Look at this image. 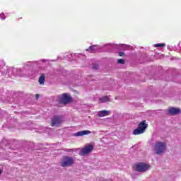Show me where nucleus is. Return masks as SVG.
Here are the masks:
<instances>
[{
  "label": "nucleus",
  "mask_w": 181,
  "mask_h": 181,
  "mask_svg": "<svg viewBox=\"0 0 181 181\" xmlns=\"http://www.w3.org/2000/svg\"><path fill=\"white\" fill-rule=\"evenodd\" d=\"M166 143L162 141L156 142L154 146V153L156 155H163V153L166 152Z\"/></svg>",
  "instance_id": "obj_1"
},
{
  "label": "nucleus",
  "mask_w": 181,
  "mask_h": 181,
  "mask_svg": "<svg viewBox=\"0 0 181 181\" xmlns=\"http://www.w3.org/2000/svg\"><path fill=\"white\" fill-rule=\"evenodd\" d=\"M74 165V158L69 156H64L62 161L60 162V165L62 168H70Z\"/></svg>",
  "instance_id": "obj_2"
},
{
  "label": "nucleus",
  "mask_w": 181,
  "mask_h": 181,
  "mask_svg": "<svg viewBox=\"0 0 181 181\" xmlns=\"http://www.w3.org/2000/svg\"><path fill=\"white\" fill-rule=\"evenodd\" d=\"M6 17H5V13H1V14H0V19H1L2 21H5V18H6Z\"/></svg>",
  "instance_id": "obj_23"
},
{
  "label": "nucleus",
  "mask_w": 181,
  "mask_h": 181,
  "mask_svg": "<svg viewBox=\"0 0 181 181\" xmlns=\"http://www.w3.org/2000/svg\"><path fill=\"white\" fill-rule=\"evenodd\" d=\"M51 62H56V59H53V60H52Z\"/></svg>",
  "instance_id": "obj_31"
},
{
  "label": "nucleus",
  "mask_w": 181,
  "mask_h": 181,
  "mask_svg": "<svg viewBox=\"0 0 181 181\" xmlns=\"http://www.w3.org/2000/svg\"><path fill=\"white\" fill-rule=\"evenodd\" d=\"M4 171L1 170V169H0V175H2V173H3Z\"/></svg>",
  "instance_id": "obj_30"
},
{
  "label": "nucleus",
  "mask_w": 181,
  "mask_h": 181,
  "mask_svg": "<svg viewBox=\"0 0 181 181\" xmlns=\"http://www.w3.org/2000/svg\"><path fill=\"white\" fill-rule=\"evenodd\" d=\"M63 151L64 152H73L74 151V150L71 148H64Z\"/></svg>",
  "instance_id": "obj_24"
},
{
  "label": "nucleus",
  "mask_w": 181,
  "mask_h": 181,
  "mask_svg": "<svg viewBox=\"0 0 181 181\" xmlns=\"http://www.w3.org/2000/svg\"><path fill=\"white\" fill-rule=\"evenodd\" d=\"M35 97H36L37 99L39 98V94H36Z\"/></svg>",
  "instance_id": "obj_29"
},
{
  "label": "nucleus",
  "mask_w": 181,
  "mask_h": 181,
  "mask_svg": "<svg viewBox=\"0 0 181 181\" xmlns=\"http://www.w3.org/2000/svg\"><path fill=\"white\" fill-rule=\"evenodd\" d=\"M3 93H4V89H0V95H1V94H3ZM0 98H1V100H2V101H5V100H4V98H1V97H0Z\"/></svg>",
  "instance_id": "obj_26"
},
{
  "label": "nucleus",
  "mask_w": 181,
  "mask_h": 181,
  "mask_svg": "<svg viewBox=\"0 0 181 181\" xmlns=\"http://www.w3.org/2000/svg\"><path fill=\"white\" fill-rule=\"evenodd\" d=\"M155 47H163L166 46V44L165 43H160V44H156L154 45Z\"/></svg>",
  "instance_id": "obj_21"
},
{
  "label": "nucleus",
  "mask_w": 181,
  "mask_h": 181,
  "mask_svg": "<svg viewBox=\"0 0 181 181\" xmlns=\"http://www.w3.org/2000/svg\"><path fill=\"white\" fill-rule=\"evenodd\" d=\"M117 63H118L119 64H124L125 61H124V59H119L117 60Z\"/></svg>",
  "instance_id": "obj_22"
},
{
  "label": "nucleus",
  "mask_w": 181,
  "mask_h": 181,
  "mask_svg": "<svg viewBox=\"0 0 181 181\" xmlns=\"http://www.w3.org/2000/svg\"><path fill=\"white\" fill-rule=\"evenodd\" d=\"M119 56H120V57H122V56H124V52H119Z\"/></svg>",
  "instance_id": "obj_27"
},
{
  "label": "nucleus",
  "mask_w": 181,
  "mask_h": 181,
  "mask_svg": "<svg viewBox=\"0 0 181 181\" xmlns=\"http://www.w3.org/2000/svg\"><path fill=\"white\" fill-rule=\"evenodd\" d=\"M62 124V117L60 116H54L52 119V127H58Z\"/></svg>",
  "instance_id": "obj_9"
},
{
  "label": "nucleus",
  "mask_w": 181,
  "mask_h": 181,
  "mask_svg": "<svg viewBox=\"0 0 181 181\" xmlns=\"http://www.w3.org/2000/svg\"><path fill=\"white\" fill-rule=\"evenodd\" d=\"M129 49H131V46L129 45H123L122 47V50H129Z\"/></svg>",
  "instance_id": "obj_20"
},
{
  "label": "nucleus",
  "mask_w": 181,
  "mask_h": 181,
  "mask_svg": "<svg viewBox=\"0 0 181 181\" xmlns=\"http://www.w3.org/2000/svg\"><path fill=\"white\" fill-rule=\"evenodd\" d=\"M146 120H143L138 125V127L133 131V135H141L144 134L148 128V124L146 123Z\"/></svg>",
  "instance_id": "obj_3"
},
{
  "label": "nucleus",
  "mask_w": 181,
  "mask_h": 181,
  "mask_svg": "<svg viewBox=\"0 0 181 181\" xmlns=\"http://www.w3.org/2000/svg\"><path fill=\"white\" fill-rule=\"evenodd\" d=\"M100 103H107V101H110V98L108 96H103L100 98Z\"/></svg>",
  "instance_id": "obj_17"
},
{
  "label": "nucleus",
  "mask_w": 181,
  "mask_h": 181,
  "mask_svg": "<svg viewBox=\"0 0 181 181\" xmlns=\"http://www.w3.org/2000/svg\"><path fill=\"white\" fill-rule=\"evenodd\" d=\"M45 74H42L40 76V78H39V79H38V81H39L40 86H43V84H45Z\"/></svg>",
  "instance_id": "obj_16"
},
{
  "label": "nucleus",
  "mask_w": 181,
  "mask_h": 181,
  "mask_svg": "<svg viewBox=\"0 0 181 181\" xmlns=\"http://www.w3.org/2000/svg\"><path fill=\"white\" fill-rule=\"evenodd\" d=\"M25 71L21 68H14L13 77L16 76H23Z\"/></svg>",
  "instance_id": "obj_10"
},
{
  "label": "nucleus",
  "mask_w": 181,
  "mask_h": 181,
  "mask_svg": "<svg viewBox=\"0 0 181 181\" xmlns=\"http://www.w3.org/2000/svg\"><path fill=\"white\" fill-rule=\"evenodd\" d=\"M110 45H111V44H105L103 45V47H105V46H110Z\"/></svg>",
  "instance_id": "obj_28"
},
{
  "label": "nucleus",
  "mask_w": 181,
  "mask_h": 181,
  "mask_svg": "<svg viewBox=\"0 0 181 181\" xmlns=\"http://www.w3.org/2000/svg\"><path fill=\"white\" fill-rule=\"evenodd\" d=\"M94 149V146L93 145L90 144L88 146H85L83 148L81 149L80 152V155H88L90 152H91Z\"/></svg>",
  "instance_id": "obj_6"
},
{
  "label": "nucleus",
  "mask_w": 181,
  "mask_h": 181,
  "mask_svg": "<svg viewBox=\"0 0 181 181\" xmlns=\"http://www.w3.org/2000/svg\"><path fill=\"white\" fill-rule=\"evenodd\" d=\"M100 50V47L98 45H92L89 48L86 49V52H90V53H95Z\"/></svg>",
  "instance_id": "obj_11"
},
{
  "label": "nucleus",
  "mask_w": 181,
  "mask_h": 181,
  "mask_svg": "<svg viewBox=\"0 0 181 181\" xmlns=\"http://www.w3.org/2000/svg\"><path fill=\"white\" fill-rule=\"evenodd\" d=\"M93 69L94 70H98V64H93Z\"/></svg>",
  "instance_id": "obj_25"
},
{
  "label": "nucleus",
  "mask_w": 181,
  "mask_h": 181,
  "mask_svg": "<svg viewBox=\"0 0 181 181\" xmlns=\"http://www.w3.org/2000/svg\"><path fill=\"white\" fill-rule=\"evenodd\" d=\"M5 71H6V66L5 65V61L0 60V73L1 74H5Z\"/></svg>",
  "instance_id": "obj_14"
},
{
  "label": "nucleus",
  "mask_w": 181,
  "mask_h": 181,
  "mask_svg": "<svg viewBox=\"0 0 181 181\" xmlns=\"http://www.w3.org/2000/svg\"><path fill=\"white\" fill-rule=\"evenodd\" d=\"M14 74H15V68L6 66L5 73L3 74V76H4V77H6L8 78V77H12V76H13Z\"/></svg>",
  "instance_id": "obj_7"
},
{
  "label": "nucleus",
  "mask_w": 181,
  "mask_h": 181,
  "mask_svg": "<svg viewBox=\"0 0 181 181\" xmlns=\"http://www.w3.org/2000/svg\"><path fill=\"white\" fill-rule=\"evenodd\" d=\"M50 59H41L40 61H34V62H28L23 64V69H26V67H32L33 64H37V66H42L43 63H49Z\"/></svg>",
  "instance_id": "obj_5"
},
{
  "label": "nucleus",
  "mask_w": 181,
  "mask_h": 181,
  "mask_svg": "<svg viewBox=\"0 0 181 181\" xmlns=\"http://www.w3.org/2000/svg\"><path fill=\"white\" fill-rule=\"evenodd\" d=\"M8 142L6 139H3L1 141H0V146L1 148H4V146H6L8 145Z\"/></svg>",
  "instance_id": "obj_18"
},
{
  "label": "nucleus",
  "mask_w": 181,
  "mask_h": 181,
  "mask_svg": "<svg viewBox=\"0 0 181 181\" xmlns=\"http://www.w3.org/2000/svg\"><path fill=\"white\" fill-rule=\"evenodd\" d=\"M98 117L103 118V117H107V115H110V110H101L98 112Z\"/></svg>",
  "instance_id": "obj_15"
},
{
  "label": "nucleus",
  "mask_w": 181,
  "mask_h": 181,
  "mask_svg": "<svg viewBox=\"0 0 181 181\" xmlns=\"http://www.w3.org/2000/svg\"><path fill=\"white\" fill-rule=\"evenodd\" d=\"M4 117H6V112L0 109V118H4Z\"/></svg>",
  "instance_id": "obj_19"
},
{
  "label": "nucleus",
  "mask_w": 181,
  "mask_h": 181,
  "mask_svg": "<svg viewBox=\"0 0 181 181\" xmlns=\"http://www.w3.org/2000/svg\"><path fill=\"white\" fill-rule=\"evenodd\" d=\"M88 134H91V132L88 130H83L75 133L74 134V136H83L84 135H88Z\"/></svg>",
  "instance_id": "obj_13"
},
{
  "label": "nucleus",
  "mask_w": 181,
  "mask_h": 181,
  "mask_svg": "<svg viewBox=\"0 0 181 181\" xmlns=\"http://www.w3.org/2000/svg\"><path fill=\"white\" fill-rule=\"evenodd\" d=\"M60 102L62 103V104H69L70 101H71V98L69 95L67 93H64L60 97Z\"/></svg>",
  "instance_id": "obj_8"
},
{
  "label": "nucleus",
  "mask_w": 181,
  "mask_h": 181,
  "mask_svg": "<svg viewBox=\"0 0 181 181\" xmlns=\"http://www.w3.org/2000/svg\"><path fill=\"white\" fill-rule=\"evenodd\" d=\"M134 168L136 172L144 173L146 172V170H149V169H151V165L145 163H139L135 165Z\"/></svg>",
  "instance_id": "obj_4"
},
{
  "label": "nucleus",
  "mask_w": 181,
  "mask_h": 181,
  "mask_svg": "<svg viewBox=\"0 0 181 181\" xmlns=\"http://www.w3.org/2000/svg\"><path fill=\"white\" fill-rule=\"evenodd\" d=\"M168 112L170 115H177L180 112V109L171 107L168 110Z\"/></svg>",
  "instance_id": "obj_12"
}]
</instances>
